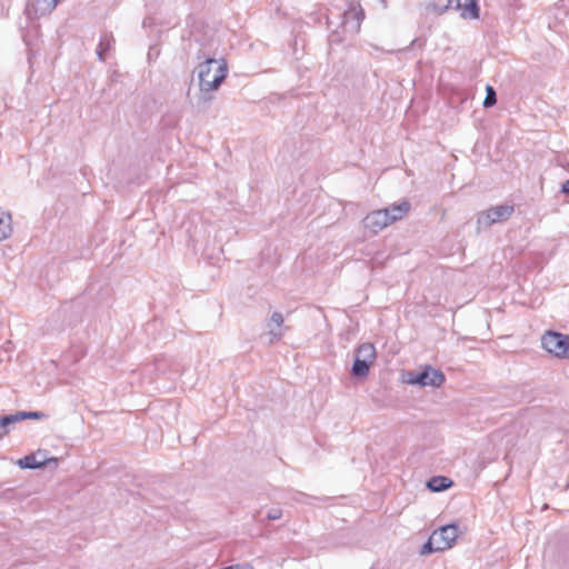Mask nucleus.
Wrapping results in <instances>:
<instances>
[{
	"instance_id": "17",
	"label": "nucleus",
	"mask_w": 569,
	"mask_h": 569,
	"mask_svg": "<svg viewBox=\"0 0 569 569\" xmlns=\"http://www.w3.org/2000/svg\"><path fill=\"white\" fill-rule=\"evenodd\" d=\"M12 232L11 216L0 217V241L7 239Z\"/></svg>"
},
{
	"instance_id": "3",
	"label": "nucleus",
	"mask_w": 569,
	"mask_h": 569,
	"mask_svg": "<svg viewBox=\"0 0 569 569\" xmlns=\"http://www.w3.org/2000/svg\"><path fill=\"white\" fill-rule=\"evenodd\" d=\"M541 345L546 351L558 357L569 359V336L560 332L548 331L541 338Z\"/></svg>"
},
{
	"instance_id": "4",
	"label": "nucleus",
	"mask_w": 569,
	"mask_h": 569,
	"mask_svg": "<svg viewBox=\"0 0 569 569\" xmlns=\"http://www.w3.org/2000/svg\"><path fill=\"white\" fill-rule=\"evenodd\" d=\"M446 381L443 372L439 369H433L431 366H426L422 371L410 373L407 382L410 385H419L421 387L439 388Z\"/></svg>"
},
{
	"instance_id": "8",
	"label": "nucleus",
	"mask_w": 569,
	"mask_h": 569,
	"mask_svg": "<svg viewBox=\"0 0 569 569\" xmlns=\"http://www.w3.org/2000/svg\"><path fill=\"white\" fill-rule=\"evenodd\" d=\"M61 0H32L26 7V13L30 19H37L50 14Z\"/></svg>"
},
{
	"instance_id": "1",
	"label": "nucleus",
	"mask_w": 569,
	"mask_h": 569,
	"mask_svg": "<svg viewBox=\"0 0 569 569\" xmlns=\"http://www.w3.org/2000/svg\"><path fill=\"white\" fill-rule=\"evenodd\" d=\"M196 58L201 61L196 68L201 92L218 90L228 76L227 61L222 58L217 59L211 51L203 50H199Z\"/></svg>"
},
{
	"instance_id": "12",
	"label": "nucleus",
	"mask_w": 569,
	"mask_h": 569,
	"mask_svg": "<svg viewBox=\"0 0 569 569\" xmlns=\"http://www.w3.org/2000/svg\"><path fill=\"white\" fill-rule=\"evenodd\" d=\"M283 316L281 312H273L270 317V320L267 325L269 331L268 336L270 337L269 342L273 343L276 341H279L283 336Z\"/></svg>"
},
{
	"instance_id": "23",
	"label": "nucleus",
	"mask_w": 569,
	"mask_h": 569,
	"mask_svg": "<svg viewBox=\"0 0 569 569\" xmlns=\"http://www.w3.org/2000/svg\"><path fill=\"white\" fill-rule=\"evenodd\" d=\"M561 193L569 194V179L561 184Z\"/></svg>"
},
{
	"instance_id": "18",
	"label": "nucleus",
	"mask_w": 569,
	"mask_h": 569,
	"mask_svg": "<svg viewBox=\"0 0 569 569\" xmlns=\"http://www.w3.org/2000/svg\"><path fill=\"white\" fill-rule=\"evenodd\" d=\"M17 422H20L18 412L0 417V429H2L1 432L6 436L7 433H9V426Z\"/></svg>"
},
{
	"instance_id": "9",
	"label": "nucleus",
	"mask_w": 569,
	"mask_h": 569,
	"mask_svg": "<svg viewBox=\"0 0 569 569\" xmlns=\"http://www.w3.org/2000/svg\"><path fill=\"white\" fill-rule=\"evenodd\" d=\"M363 224L370 231L377 233L390 224V218L387 210H375L366 216Z\"/></svg>"
},
{
	"instance_id": "5",
	"label": "nucleus",
	"mask_w": 569,
	"mask_h": 569,
	"mask_svg": "<svg viewBox=\"0 0 569 569\" xmlns=\"http://www.w3.org/2000/svg\"><path fill=\"white\" fill-rule=\"evenodd\" d=\"M515 208L512 204H499L481 212L478 217V228H489L493 223L506 221L513 213Z\"/></svg>"
},
{
	"instance_id": "13",
	"label": "nucleus",
	"mask_w": 569,
	"mask_h": 569,
	"mask_svg": "<svg viewBox=\"0 0 569 569\" xmlns=\"http://www.w3.org/2000/svg\"><path fill=\"white\" fill-rule=\"evenodd\" d=\"M114 43V38L110 32H103L100 37L99 44L97 47V56L100 61H106V53L109 51Z\"/></svg>"
},
{
	"instance_id": "15",
	"label": "nucleus",
	"mask_w": 569,
	"mask_h": 569,
	"mask_svg": "<svg viewBox=\"0 0 569 569\" xmlns=\"http://www.w3.org/2000/svg\"><path fill=\"white\" fill-rule=\"evenodd\" d=\"M452 485V481L445 476H435L427 482V488L432 492H441L448 489Z\"/></svg>"
},
{
	"instance_id": "16",
	"label": "nucleus",
	"mask_w": 569,
	"mask_h": 569,
	"mask_svg": "<svg viewBox=\"0 0 569 569\" xmlns=\"http://www.w3.org/2000/svg\"><path fill=\"white\" fill-rule=\"evenodd\" d=\"M443 551V547L438 542V536L433 533L429 537V539L422 545L420 549L421 555H429L432 552Z\"/></svg>"
},
{
	"instance_id": "11",
	"label": "nucleus",
	"mask_w": 569,
	"mask_h": 569,
	"mask_svg": "<svg viewBox=\"0 0 569 569\" xmlns=\"http://www.w3.org/2000/svg\"><path fill=\"white\" fill-rule=\"evenodd\" d=\"M49 461H56L54 458L48 459L42 451L24 456L19 459L18 465L23 469H38L46 466Z\"/></svg>"
},
{
	"instance_id": "20",
	"label": "nucleus",
	"mask_w": 569,
	"mask_h": 569,
	"mask_svg": "<svg viewBox=\"0 0 569 569\" xmlns=\"http://www.w3.org/2000/svg\"><path fill=\"white\" fill-rule=\"evenodd\" d=\"M486 91H487V93H486V97H485V100H483V107L485 108H490V107L495 106L496 102H497L496 91L490 86L487 87Z\"/></svg>"
},
{
	"instance_id": "21",
	"label": "nucleus",
	"mask_w": 569,
	"mask_h": 569,
	"mask_svg": "<svg viewBox=\"0 0 569 569\" xmlns=\"http://www.w3.org/2000/svg\"><path fill=\"white\" fill-rule=\"evenodd\" d=\"M281 517H282V510L279 508L271 509L267 513L268 520H278Z\"/></svg>"
},
{
	"instance_id": "2",
	"label": "nucleus",
	"mask_w": 569,
	"mask_h": 569,
	"mask_svg": "<svg viewBox=\"0 0 569 569\" xmlns=\"http://www.w3.org/2000/svg\"><path fill=\"white\" fill-rule=\"evenodd\" d=\"M376 359V348L370 342L361 343L356 351V358L351 367V375L356 378H367L370 366Z\"/></svg>"
},
{
	"instance_id": "14",
	"label": "nucleus",
	"mask_w": 569,
	"mask_h": 569,
	"mask_svg": "<svg viewBox=\"0 0 569 569\" xmlns=\"http://www.w3.org/2000/svg\"><path fill=\"white\" fill-rule=\"evenodd\" d=\"M410 209V203L408 201H401L398 204H392L390 207L385 208L383 210H387L390 218V224L397 220L402 219L406 213Z\"/></svg>"
},
{
	"instance_id": "24",
	"label": "nucleus",
	"mask_w": 569,
	"mask_h": 569,
	"mask_svg": "<svg viewBox=\"0 0 569 569\" xmlns=\"http://www.w3.org/2000/svg\"><path fill=\"white\" fill-rule=\"evenodd\" d=\"M222 569H253V567L251 566H239V565H236V566H229V567H224Z\"/></svg>"
},
{
	"instance_id": "22",
	"label": "nucleus",
	"mask_w": 569,
	"mask_h": 569,
	"mask_svg": "<svg viewBox=\"0 0 569 569\" xmlns=\"http://www.w3.org/2000/svg\"><path fill=\"white\" fill-rule=\"evenodd\" d=\"M343 41V37L341 36V32L336 30L329 36V42L330 43H341Z\"/></svg>"
},
{
	"instance_id": "19",
	"label": "nucleus",
	"mask_w": 569,
	"mask_h": 569,
	"mask_svg": "<svg viewBox=\"0 0 569 569\" xmlns=\"http://www.w3.org/2000/svg\"><path fill=\"white\" fill-rule=\"evenodd\" d=\"M20 421L26 419H34V420H42L46 419L48 416L42 411H18Z\"/></svg>"
},
{
	"instance_id": "10",
	"label": "nucleus",
	"mask_w": 569,
	"mask_h": 569,
	"mask_svg": "<svg viewBox=\"0 0 569 569\" xmlns=\"http://www.w3.org/2000/svg\"><path fill=\"white\" fill-rule=\"evenodd\" d=\"M433 535L438 536V542L443 547V550H447L451 548L457 540L458 526L455 523L442 526L438 531H435Z\"/></svg>"
},
{
	"instance_id": "6",
	"label": "nucleus",
	"mask_w": 569,
	"mask_h": 569,
	"mask_svg": "<svg viewBox=\"0 0 569 569\" xmlns=\"http://www.w3.org/2000/svg\"><path fill=\"white\" fill-rule=\"evenodd\" d=\"M341 18V32L355 34L360 30L361 22L365 19V11L359 3L355 4L351 2Z\"/></svg>"
},
{
	"instance_id": "7",
	"label": "nucleus",
	"mask_w": 569,
	"mask_h": 569,
	"mask_svg": "<svg viewBox=\"0 0 569 569\" xmlns=\"http://www.w3.org/2000/svg\"><path fill=\"white\" fill-rule=\"evenodd\" d=\"M450 8L461 11V17L465 19L479 18L477 0H447V4L439 9V13H442Z\"/></svg>"
}]
</instances>
